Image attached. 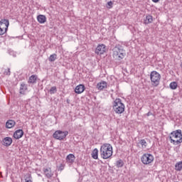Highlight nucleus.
Here are the masks:
<instances>
[{"label":"nucleus","instance_id":"obj_7","mask_svg":"<svg viewBox=\"0 0 182 182\" xmlns=\"http://www.w3.org/2000/svg\"><path fill=\"white\" fill-rule=\"evenodd\" d=\"M69 134V132L68 131H60L58 130L55 131L53 135L54 139H56V140H63Z\"/></svg>","mask_w":182,"mask_h":182},{"label":"nucleus","instance_id":"obj_1","mask_svg":"<svg viewBox=\"0 0 182 182\" xmlns=\"http://www.w3.org/2000/svg\"><path fill=\"white\" fill-rule=\"evenodd\" d=\"M100 154L104 160L110 159L113 156V146L110 144H104L100 147Z\"/></svg>","mask_w":182,"mask_h":182},{"label":"nucleus","instance_id":"obj_8","mask_svg":"<svg viewBox=\"0 0 182 182\" xmlns=\"http://www.w3.org/2000/svg\"><path fill=\"white\" fill-rule=\"evenodd\" d=\"M106 52V46L105 44H100L95 49V53L97 55H103Z\"/></svg>","mask_w":182,"mask_h":182},{"label":"nucleus","instance_id":"obj_23","mask_svg":"<svg viewBox=\"0 0 182 182\" xmlns=\"http://www.w3.org/2000/svg\"><path fill=\"white\" fill-rule=\"evenodd\" d=\"M56 59H58V55L54 53V54L50 55L48 60H49V62H55Z\"/></svg>","mask_w":182,"mask_h":182},{"label":"nucleus","instance_id":"obj_27","mask_svg":"<svg viewBox=\"0 0 182 182\" xmlns=\"http://www.w3.org/2000/svg\"><path fill=\"white\" fill-rule=\"evenodd\" d=\"M139 143L141 145L142 149H146V147H147V142L146 140L141 139Z\"/></svg>","mask_w":182,"mask_h":182},{"label":"nucleus","instance_id":"obj_34","mask_svg":"<svg viewBox=\"0 0 182 182\" xmlns=\"http://www.w3.org/2000/svg\"><path fill=\"white\" fill-rule=\"evenodd\" d=\"M38 176H41V174H38Z\"/></svg>","mask_w":182,"mask_h":182},{"label":"nucleus","instance_id":"obj_26","mask_svg":"<svg viewBox=\"0 0 182 182\" xmlns=\"http://www.w3.org/2000/svg\"><path fill=\"white\" fill-rule=\"evenodd\" d=\"M56 92H58V88H56V87H52L50 90L49 92L50 95H55V93H56Z\"/></svg>","mask_w":182,"mask_h":182},{"label":"nucleus","instance_id":"obj_24","mask_svg":"<svg viewBox=\"0 0 182 182\" xmlns=\"http://www.w3.org/2000/svg\"><path fill=\"white\" fill-rule=\"evenodd\" d=\"M177 86H178V85L176 82H172L169 85V87L172 89V90H176V89H177Z\"/></svg>","mask_w":182,"mask_h":182},{"label":"nucleus","instance_id":"obj_25","mask_svg":"<svg viewBox=\"0 0 182 182\" xmlns=\"http://www.w3.org/2000/svg\"><path fill=\"white\" fill-rule=\"evenodd\" d=\"M124 164V162H123V161L121 159L117 161V162H116V166L118 168L120 167H123Z\"/></svg>","mask_w":182,"mask_h":182},{"label":"nucleus","instance_id":"obj_22","mask_svg":"<svg viewBox=\"0 0 182 182\" xmlns=\"http://www.w3.org/2000/svg\"><path fill=\"white\" fill-rule=\"evenodd\" d=\"M175 169L176 170V171H181V170H182V161L178 162L175 165Z\"/></svg>","mask_w":182,"mask_h":182},{"label":"nucleus","instance_id":"obj_19","mask_svg":"<svg viewBox=\"0 0 182 182\" xmlns=\"http://www.w3.org/2000/svg\"><path fill=\"white\" fill-rule=\"evenodd\" d=\"M151 22H153V16L151 15H147L144 20V23L149 25V23H151Z\"/></svg>","mask_w":182,"mask_h":182},{"label":"nucleus","instance_id":"obj_18","mask_svg":"<svg viewBox=\"0 0 182 182\" xmlns=\"http://www.w3.org/2000/svg\"><path fill=\"white\" fill-rule=\"evenodd\" d=\"M99 150L97 149H95L93 151H92V159H94L95 160H97V159L99 158Z\"/></svg>","mask_w":182,"mask_h":182},{"label":"nucleus","instance_id":"obj_12","mask_svg":"<svg viewBox=\"0 0 182 182\" xmlns=\"http://www.w3.org/2000/svg\"><path fill=\"white\" fill-rule=\"evenodd\" d=\"M106 87H107V82L105 81H101L97 85V89H98V90H103V89H106Z\"/></svg>","mask_w":182,"mask_h":182},{"label":"nucleus","instance_id":"obj_5","mask_svg":"<svg viewBox=\"0 0 182 182\" xmlns=\"http://www.w3.org/2000/svg\"><path fill=\"white\" fill-rule=\"evenodd\" d=\"M150 77H151V81L152 82L153 86H159L160 83V79L161 77L160 74L157 73V71H152L151 73Z\"/></svg>","mask_w":182,"mask_h":182},{"label":"nucleus","instance_id":"obj_31","mask_svg":"<svg viewBox=\"0 0 182 182\" xmlns=\"http://www.w3.org/2000/svg\"><path fill=\"white\" fill-rule=\"evenodd\" d=\"M107 5H108V6H109V7H108V8L110 9V8H112V7L113 6V2H112V1H108V2H107Z\"/></svg>","mask_w":182,"mask_h":182},{"label":"nucleus","instance_id":"obj_16","mask_svg":"<svg viewBox=\"0 0 182 182\" xmlns=\"http://www.w3.org/2000/svg\"><path fill=\"white\" fill-rule=\"evenodd\" d=\"M15 124H16V122H15V121H14L12 119H9L6 122V127L7 129H12V127H14L15 126Z\"/></svg>","mask_w":182,"mask_h":182},{"label":"nucleus","instance_id":"obj_20","mask_svg":"<svg viewBox=\"0 0 182 182\" xmlns=\"http://www.w3.org/2000/svg\"><path fill=\"white\" fill-rule=\"evenodd\" d=\"M27 89H28V87H26V85L22 83L20 87L21 95H25V92H26Z\"/></svg>","mask_w":182,"mask_h":182},{"label":"nucleus","instance_id":"obj_32","mask_svg":"<svg viewBox=\"0 0 182 182\" xmlns=\"http://www.w3.org/2000/svg\"><path fill=\"white\" fill-rule=\"evenodd\" d=\"M153 115V113H151V112H149L147 114H146V116H151Z\"/></svg>","mask_w":182,"mask_h":182},{"label":"nucleus","instance_id":"obj_21","mask_svg":"<svg viewBox=\"0 0 182 182\" xmlns=\"http://www.w3.org/2000/svg\"><path fill=\"white\" fill-rule=\"evenodd\" d=\"M36 79H38V76L35 75H32L28 80L29 83H36Z\"/></svg>","mask_w":182,"mask_h":182},{"label":"nucleus","instance_id":"obj_9","mask_svg":"<svg viewBox=\"0 0 182 182\" xmlns=\"http://www.w3.org/2000/svg\"><path fill=\"white\" fill-rule=\"evenodd\" d=\"M9 27V21L8 19L3 18L0 21V28L4 29V31H8Z\"/></svg>","mask_w":182,"mask_h":182},{"label":"nucleus","instance_id":"obj_33","mask_svg":"<svg viewBox=\"0 0 182 182\" xmlns=\"http://www.w3.org/2000/svg\"><path fill=\"white\" fill-rule=\"evenodd\" d=\"M160 0H152V2H154V4H157Z\"/></svg>","mask_w":182,"mask_h":182},{"label":"nucleus","instance_id":"obj_30","mask_svg":"<svg viewBox=\"0 0 182 182\" xmlns=\"http://www.w3.org/2000/svg\"><path fill=\"white\" fill-rule=\"evenodd\" d=\"M4 75H11V70L9 68H8L7 70H6L4 71Z\"/></svg>","mask_w":182,"mask_h":182},{"label":"nucleus","instance_id":"obj_4","mask_svg":"<svg viewBox=\"0 0 182 182\" xmlns=\"http://www.w3.org/2000/svg\"><path fill=\"white\" fill-rule=\"evenodd\" d=\"M113 110L117 114H122L124 112V104L120 98H117L113 102Z\"/></svg>","mask_w":182,"mask_h":182},{"label":"nucleus","instance_id":"obj_11","mask_svg":"<svg viewBox=\"0 0 182 182\" xmlns=\"http://www.w3.org/2000/svg\"><path fill=\"white\" fill-rule=\"evenodd\" d=\"M43 171L47 178H50V177L53 176V173H52V169L50 168H43Z\"/></svg>","mask_w":182,"mask_h":182},{"label":"nucleus","instance_id":"obj_10","mask_svg":"<svg viewBox=\"0 0 182 182\" xmlns=\"http://www.w3.org/2000/svg\"><path fill=\"white\" fill-rule=\"evenodd\" d=\"M75 160H76V156H75L73 154H68L66 157L68 164H73V163H75Z\"/></svg>","mask_w":182,"mask_h":182},{"label":"nucleus","instance_id":"obj_2","mask_svg":"<svg viewBox=\"0 0 182 182\" xmlns=\"http://www.w3.org/2000/svg\"><path fill=\"white\" fill-rule=\"evenodd\" d=\"M170 143L174 146H178L182 143V132L181 129H177L172 132L168 136Z\"/></svg>","mask_w":182,"mask_h":182},{"label":"nucleus","instance_id":"obj_3","mask_svg":"<svg viewBox=\"0 0 182 182\" xmlns=\"http://www.w3.org/2000/svg\"><path fill=\"white\" fill-rule=\"evenodd\" d=\"M126 56V51L122 47H114L113 48V58L116 60H122Z\"/></svg>","mask_w":182,"mask_h":182},{"label":"nucleus","instance_id":"obj_17","mask_svg":"<svg viewBox=\"0 0 182 182\" xmlns=\"http://www.w3.org/2000/svg\"><path fill=\"white\" fill-rule=\"evenodd\" d=\"M37 21L39 23H45L46 22V16L43 15H39L37 16Z\"/></svg>","mask_w":182,"mask_h":182},{"label":"nucleus","instance_id":"obj_14","mask_svg":"<svg viewBox=\"0 0 182 182\" xmlns=\"http://www.w3.org/2000/svg\"><path fill=\"white\" fill-rule=\"evenodd\" d=\"M22 136H23V131L22 129H18L14 134V139H16V140L21 139Z\"/></svg>","mask_w":182,"mask_h":182},{"label":"nucleus","instance_id":"obj_28","mask_svg":"<svg viewBox=\"0 0 182 182\" xmlns=\"http://www.w3.org/2000/svg\"><path fill=\"white\" fill-rule=\"evenodd\" d=\"M26 182H32V177L31 176V175H27V176L26 177Z\"/></svg>","mask_w":182,"mask_h":182},{"label":"nucleus","instance_id":"obj_29","mask_svg":"<svg viewBox=\"0 0 182 182\" xmlns=\"http://www.w3.org/2000/svg\"><path fill=\"white\" fill-rule=\"evenodd\" d=\"M6 32H7L6 30L0 27V36L5 35V33H6Z\"/></svg>","mask_w":182,"mask_h":182},{"label":"nucleus","instance_id":"obj_13","mask_svg":"<svg viewBox=\"0 0 182 182\" xmlns=\"http://www.w3.org/2000/svg\"><path fill=\"white\" fill-rule=\"evenodd\" d=\"M3 146H6V147H9V146H11L12 144V138L11 137H5L2 140Z\"/></svg>","mask_w":182,"mask_h":182},{"label":"nucleus","instance_id":"obj_6","mask_svg":"<svg viewBox=\"0 0 182 182\" xmlns=\"http://www.w3.org/2000/svg\"><path fill=\"white\" fill-rule=\"evenodd\" d=\"M141 161L145 165L151 164V162L154 161V156L151 154H144L141 157Z\"/></svg>","mask_w":182,"mask_h":182},{"label":"nucleus","instance_id":"obj_15","mask_svg":"<svg viewBox=\"0 0 182 182\" xmlns=\"http://www.w3.org/2000/svg\"><path fill=\"white\" fill-rule=\"evenodd\" d=\"M75 92V93H77V95H80V93H83V92H85V85H79L76 86Z\"/></svg>","mask_w":182,"mask_h":182}]
</instances>
